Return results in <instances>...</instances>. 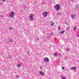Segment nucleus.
Returning a JSON list of instances; mask_svg holds the SVG:
<instances>
[{"label": "nucleus", "instance_id": "nucleus-19", "mask_svg": "<svg viewBox=\"0 0 79 79\" xmlns=\"http://www.w3.org/2000/svg\"><path fill=\"white\" fill-rule=\"evenodd\" d=\"M2 1L3 2H4L5 1V0H2Z\"/></svg>", "mask_w": 79, "mask_h": 79}, {"label": "nucleus", "instance_id": "nucleus-25", "mask_svg": "<svg viewBox=\"0 0 79 79\" xmlns=\"http://www.w3.org/2000/svg\"><path fill=\"white\" fill-rule=\"evenodd\" d=\"M37 39H38V40H39V38H37Z\"/></svg>", "mask_w": 79, "mask_h": 79}, {"label": "nucleus", "instance_id": "nucleus-11", "mask_svg": "<svg viewBox=\"0 0 79 79\" xmlns=\"http://www.w3.org/2000/svg\"><path fill=\"white\" fill-rule=\"evenodd\" d=\"M54 55L55 56H56L58 55V54L56 53H55L54 54Z\"/></svg>", "mask_w": 79, "mask_h": 79}, {"label": "nucleus", "instance_id": "nucleus-17", "mask_svg": "<svg viewBox=\"0 0 79 79\" xmlns=\"http://www.w3.org/2000/svg\"><path fill=\"white\" fill-rule=\"evenodd\" d=\"M62 69H64V67H62Z\"/></svg>", "mask_w": 79, "mask_h": 79}, {"label": "nucleus", "instance_id": "nucleus-23", "mask_svg": "<svg viewBox=\"0 0 79 79\" xmlns=\"http://www.w3.org/2000/svg\"><path fill=\"white\" fill-rule=\"evenodd\" d=\"M58 15H60V14H57Z\"/></svg>", "mask_w": 79, "mask_h": 79}, {"label": "nucleus", "instance_id": "nucleus-9", "mask_svg": "<svg viewBox=\"0 0 79 79\" xmlns=\"http://www.w3.org/2000/svg\"><path fill=\"white\" fill-rule=\"evenodd\" d=\"M71 69V70H75V69H76V67H72Z\"/></svg>", "mask_w": 79, "mask_h": 79}, {"label": "nucleus", "instance_id": "nucleus-8", "mask_svg": "<svg viewBox=\"0 0 79 79\" xmlns=\"http://www.w3.org/2000/svg\"><path fill=\"white\" fill-rule=\"evenodd\" d=\"M50 23L51 26H53L54 25V23L52 21H51Z\"/></svg>", "mask_w": 79, "mask_h": 79}, {"label": "nucleus", "instance_id": "nucleus-15", "mask_svg": "<svg viewBox=\"0 0 79 79\" xmlns=\"http://www.w3.org/2000/svg\"><path fill=\"white\" fill-rule=\"evenodd\" d=\"M62 79H66L65 77H62Z\"/></svg>", "mask_w": 79, "mask_h": 79}, {"label": "nucleus", "instance_id": "nucleus-5", "mask_svg": "<svg viewBox=\"0 0 79 79\" xmlns=\"http://www.w3.org/2000/svg\"><path fill=\"white\" fill-rule=\"evenodd\" d=\"M14 15L15 14L14 13V12H11V13L10 14V17H11L12 18H13V17H14Z\"/></svg>", "mask_w": 79, "mask_h": 79}, {"label": "nucleus", "instance_id": "nucleus-7", "mask_svg": "<svg viewBox=\"0 0 79 79\" xmlns=\"http://www.w3.org/2000/svg\"><path fill=\"white\" fill-rule=\"evenodd\" d=\"M71 17L73 19H75V18H76V16L75 15H71Z\"/></svg>", "mask_w": 79, "mask_h": 79}, {"label": "nucleus", "instance_id": "nucleus-2", "mask_svg": "<svg viewBox=\"0 0 79 79\" xmlns=\"http://www.w3.org/2000/svg\"><path fill=\"white\" fill-rule=\"evenodd\" d=\"M29 18H30V21H33V15L32 14H31L29 16Z\"/></svg>", "mask_w": 79, "mask_h": 79}, {"label": "nucleus", "instance_id": "nucleus-16", "mask_svg": "<svg viewBox=\"0 0 79 79\" xmlns=\"http://www.w3.org/2000/svg\"><path fill=\"white\" fill-rule=\"evenodd\" d=\"M58 29H59V30H60V29H61V28H60V27H58Z\"/></svg>", "mask_w": 79, "mask_h": 79}, {"label": "nucleus", "instance_id": "nucleus-20", "mask_svg": "<svg viewBox=\"0 0 79 79\" xmlns=\"http://www.w3.org/2000/svg\"><path fill=\"white\" fill-rule=\"evenodd\" d=\"M27 54H28V55H29V52H27Z\"/></svg>", "mask_w": 79, "mask_h": 79}, {"label": "nucleus", "instance_id": "nucleus-6", "mask_svg": "<svg viewBox=\"0 0 79 79\" xmlns=\"http://www.w3.org/2000/svg\"><path fill=\"white\" fill-rule=\"evenodd\" d=\"M44 61H47V62H48L49 61V59L48 57H45L44 58Z\"/></svg>", "mask_w": 79, "mask_h": 79}, {"label": "nucleus", "instance_id": "nucleus-13", "mask_svg": "<svg viewBox=\"0 0 79 79\" xmlns=\"http://www.w3.org/2000/svg\"><path fill=\"white\" fill-rule=\"evenodd\" d=\"M76 27H75L73 28L74 31H76Z\"/></svg>", "mask_w": 79, "mask_h": 79}, {"label": "nucleus", "instance_id": "nucleus-12", "mask_svg": "<svg viewBox=\"0 0 79 79\" xmlns=\"http://www.w3.org/2000/svg\"><path fill=\"white\" fill-rule=\"evenodd\" d=\"M64 31H61L60 32V34H63V33H64Z\"/></svg>", "mask_w": 79, "mask_h": 79}, {"label": "nucleus", "instance_id": "nucleus-10", "mask_svg": "<svg viewBox=\"0 0 79 79\" xmlns=\"http://www.w3.org/2000/svg\"><path fill=\"white\" fill-rule=\"evenodd\" d=\"M17 68H20L21 67V64H18L17 65Z\"/></svg>", "mask_w": 79, "mask_h": 79}, {"label": "nucleus", "instance_id": "nucleus-3", "mask_svg": "<svg viewBox=\"0 0 79 79\" xmlns=\"http://www.w3.org/2000/svg\"><path fill=\"white\" fill-rule=\"evenodd\" d=\"M47 11H45L43 13V15L44 18H45V17L47 16Z\"/></svg>", "mask_w": 79, "mask_h": 79}, {"label": "nucleus", "instance_id": "nucleus-4", "mask_svg": "<svg viewBox=\"0 0 79 79\" xmlns=\"http://www.w3.org/2000/svg\"><path fill=\"white\" fill-rule=\"evenodd\" d=\"M39 73L40 74V75H41L42 76H44V75H45V74L43 72L41 71H39Z\"/></svg>", "mask_w": 79, "mask_h": 79}, {"label": "nucleus", "instance_id": "nucleus-18", "mask_svg": "<svg viewBox=\"0 0 79 79\" xmlns=\"http://www.w3.org/2000/svg\"><path fill=\"white\" fill-rule=\"evenodd\" d=\"M10 30H11V29H12V28L11 27H10Z\"/></svg>", "mask_w": 79, "mask_h": 79}, {"label": "nucleus", "instance_id": "nucleus-1", "mask_svg": "<svg viewBox=\"0 0 79 79\" xmlns=\"http://www.w3.org/2000/svg\"><path fill=\"white\" fill-rule=\"evenodd\" d=\"M55 8L56 11H58V10H59L60 8V6L59 4H56L55 6Z\"/></svg>", "mask_w": 79, "mask_h": 79}, {"label": "nucleus", "instance_id": "nucleus-26", "mask_svg": "<svg viewBox=\"0 0 79 79\" xmlns=\"http://www.w3.org/2000/svg\"><path fill=\"white\" fill-rule=\"evenodd\" d=\"M77 36H78V37H79V35H78Z\"/></svg>", "mask_w": 79, "mask_h": 79}, {"label": "nucleus", "instance_id": "nucleus-22", "mask_svg": "<svg viewBox=\"0 0 79 79\" xmlns=\"http://www.w3.org/2000/svg\"><path fill=\"white\" fill-rule=\"evenodd\" d=\"M40 69H42V67H40Z\"/></svg>", "mask_w": 79, "mask_h": 79}, {"label": "nucleus", "instance_id": "nucleus-21", "mask_svg": "<svg viewBox=\"0 0 79 79\" xmlns=\"http://www.w3.org/2000/svg\"><path fill=\"white\" fill-rule=\"evenodd\" d=\"M17 77L18 78H19V76H17Z\"/></svg>", "mask_w": 79, "mask_h": 79}, {"label": "nucleus", "instance_id": "nucleus-14", "mask_svg": "<svg viewBox=\"0 0 79 79\" xmlns=\"http://www.w3.org/2000/svg\"><path fill=\"white\" fill-rule=\"evenodd\" d=\"M9 58H11V56L10 55H9Z\"/></svg>", "mask_w": 79, "mask_h": 79}, {"label": "nucleus", "instance_id": "nucleus-24", "mask_svg": "<svg viewBox=\"0 0 79 79\" xmlns=\"http://www.w3.org/2000/svg\"><path fill=\"white\" fill-rule=\"evenodd\" d=\"M61 77H62V78L63 77V75H61Z\"/></svg>", "mask_w": 79, "mask_h": 79}]
</instances>
